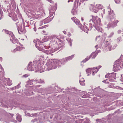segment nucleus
<instances>
[{
	"label": "nucleus",
	"mask_w": 123,
	"mask_h": 123,
	"mask_svg": "<svg viewBox=\"0 0 123 123\" xmlns=\"http://www.w3.org/2000/svg\"><path fill=\"white\" fill-rule=\"evenodd\" d=\"M10 114L12 117L13 116V114Z\"/></svg>",
	"instance_id": "nucleus-30"
},
{
	"label": "nucleus",
	"mask_w": 123,
	"mask_h": 123,
	"mask_svg": "<svg viewBox=\"0 0 123 123\" xmlns=\"http://www.w3.org/2000/svg\"><path fill=\"white\" fill-rule=\"evenodd\" d=\"M2 16L1 15V17L0 18V19H1V18H2Z\"/></svg>",
	"instance_id": "nucleus-36"
},
{
	"label": "nucleus",
	"mask_w": 123,
	"mask_h": 123,
	"mask_svg": "<svg viewBox=\"0 0 123 123\" xmlns=\"http://www.w3.org/2000/svg\"><path fill=\"white\" fill-rule=\"evenodd\" d=\"M46 26V25L44 26H42L41 27H40L38 28V29H41L43 28H44V27Z\"/></svg>",
	"instance_id": "nucleus-25"
},
{
	"label": "nucleus",
	"mask_w": 123,
	"mask_h": 123,
	"mask_svg": "<svg viewBox=\"0 0 123 123\" xmlns=\"http://www.w3.org/2000/svg\"><path fill=\"white\" fill-rule=\"evenodd\" d=\"M103 81V82H104V81Z\"/></svg>",
	"instance_id": "nucleus-43"
},
{
	"label": "nucleus",
	"mask_w": 123,
	"mask_h": 123,
	"mask_svg": "<svg viewBox=\"0 0 123 123\" xmlns=\"http://www.w3.org/2000/svg\"><path fill=\"white\" fill-rule=\"evenodd\" d=\"M71 19H72V20H74V17H73V18H71Z\"/></svg>",
	"instance_id": "nucleus-31"
},
{
	"label": "nucleus",
	"mask_w": 123,
	"mask_h": 123,
	"mask_svg": "<svg viewBox=\"0 0 123 123\" xmlns=\"http://www.w3.org/2000/svg\"><path fill=\"white\" fill-rule=\"evenodd\" d=\"M108 18L111 20L114 19L115 17V15L113 12V11L111 10L108 12Z\"/></svg>",
	"instance_id": "nucleus-7"
},
{
	"label": "nucleus",
	"mask_w": 123,
	"mask_h": 123,
	"mask_svg": "<svg viewBox=\"0 0 123 123\" xmlns=\"http://www.w3.org/2000/svg\"><path fill=\"white\" fill-rule=\"evenodd\" d=\"M118 22V20H115L113 22V24L115 25H116L117 24V23Z\"/></svg>",
	"instance_id": "nucleus-21"
},
{
	"label": "nucleus",
	"mask_w": 123,
	"mask_h": 123,
	"mask_svg": "<svg viewBox=\"0 0 123 123\" xmlns=\"http://www.w3.org/2000/svg\"><path fill=\"white\" fill-rule=\"evenodd\" d=\"M35 44L36 48H37L38 49L41 48V45H42L41 43L38 41H37L35 43Z\"/></svg>",
	"instance_id": "nucleus-11"
},
{
	"label": "nucleus",
	"mask_w": 123,
	"mask_h": 123,
	"mask_svg": "<svg viewBox=\"0 0 123 123\" xmlns=\"http://www.w3.org/2000/svg\"><path fill=\"white\" fill-rule=\"evenodd\" d=\"M84 31L86 33L88 32V31H89L88 28L86 26L84 27Z\"/></svg>",
	"instance_id": "nucleus-17"
},
{
	"label": "nucleus",
	"mask_w": 123,
	"mask_h": 123,
	"mask_svg": "<svg viewBox=\"0 0 123 123\" xmlns=\"http://www.w3.org/2000/svg\"><path fill=\"white\" fill-rule=\"evenodd\" d=\"M43 31V33H45V31Z\"/></svg>",
	"instance_id": "nucleus-34"
},
{
	"label": "nucleus",
	"mask_w": 123,
	"mask_h": 123,
	"mask_svg": "<svg viewBox=\"0 0 123 123\" xmlns=\"http://www.w3.org/2000/svg\"><path fill=\"white\" fill-rule=\"evenodd\" d=\"M84 82H85V80H84L82 81H81V80H80V84L82 86L85 85Z\"/></svg>",
	"instance_id": "nucleus-18"
},
{
	"label": "nucleus",
	"mask_w": 123,
	"mask_h": 123,
	"mask_svg": "<svg viewBox=\"0 0 123 123\" xmlns=\"http://www.w3.org/2000/svg\"><path fill=\"white\" fill-rule=\"evenodd\" d=\"M91 57L90 56H87V57L83 61L85 62L88 60Z\"/></svg>",
	"instance_id": "nucleus-20"
},
{
	"label": "nucleus",
	"mask_w": 123,
	"mask_h": 123,
	"mask_svg": "<svg viewBox=\"0 0 123 123\" xmlns=\"http://www.w3.org/2000/svg\"><path fill=\"white\" fill-rule=\"evenodd\" d=\"M65 58H63L61 60H58V61L59 62V65L61 63L62 64H63L64 63L66 62V60Z\"/></svg>",
	"instance_id": "nucleus-14"
},
{
	"label": "nucleus",
	"mask_w": 123,
	"mask_h": 123,
	"mask_svg": "<svg viewBox=\"0 0 123 123\" xmlns=\"http://www.w3.org/2000/svg\"><path fill=\"white\" fill-rule=\"evenodd\" d=\"M120 64L121 65L122 68H123V63L122 62H120Z\"/></svg>",
	"instance_id": "nucleus-26"
},
{
	"label": "nucleus",
	"mask_w": 123,
	"mask_h": 123,
	"mask_svg": "<svg viewBox=\"0 0 123 123\" xmlns=\"http://www.w3.org/2000/svg\"><path fill=\"white\" fill-rule=\"evenodd\" d=\"M35 28H34V30L35 31H36V30H35Z\"/></svg>",
	"instance_id": "nucleus-37"
},
{
	"label": "nucleus",
	"mask_w": 123,
	"mask_h": 123,
	"mask_svg": "<svg viewBox=\"0 0 123 123\" xmlns=\"http://www.w3.org/2000/svg\"><path fill=\"white\" fill-rule=\"evenodd\" d=\"M88 4L87 0H80L78 6L80 8H85L86 7Z\"/></svg>",
	"instance_id": "nucleus-4"
},
{
	"label": "nucleus",
	"mask_w": 123,
	"mask_h": 123,
	"mask_svg": "<svg viewBox=\"0 0 123 123\" xmlns=\"http://www.w3.org/2000/svg\"><path fill=\"white\" fill-rule=\"evenodd\" d=\"M16 119L17 120H18L19 122H20L21 121V117L19 116H18L16 117Z\"/></svg>",
	"instance_id": "nucleus-19"
},
{
	"label": "nucleus",
	"mask_w": 123,
	"mask_h": 123,
	"mask_svg": "<svg viewBox=\"0 0 123 123\" xmlns=\"http://www.w3.org/2000/svg\"><path fill=\"white\" fill-rule=\"evenodd\" d=\"M35 28H34V30L35 31H36V30H35Z\"/></svg>",
	"instance_id": "nucleus-38"
},
{
	"label": "nucleus",
	"mask_w": 123,
	"mask_h": 123,
	"mask_svg": "<svg viewBox=\"0 0 123 123\" xmlns=\"http://www.w3.org/2000/svg\"><path fill=\"white\" fill-rule=\"evenodd\" d=\"M58 60H51L49 62L48 61L47 64L48 68L50 69L55 68L56 65H59Z\"/></svg>",
	"instance_id": "nucleus-1"
},
{
	"label": "nucleus",
	"mask_w": 123,
	"mask_h": 123,
	"mask_svg": "<svg viewBox=\"0 0 123 123\" xmlns=\"http://www.w3.org/2000/svg\"><path fill=\"white\" fill-rule=\"evenodd\" d=\"M92 21L95 24H96L98 23V21H100V18H98L97 16H96L92 15Z\"/></svg>",
	"instance_id": "nucleus-9"
},
{
	"label": "nucleus",
	"mask_w": 123,
	"mask_h": 123,
	"mask_svg": "<svg viewBox=\"0 0 123 123\" xmlns=\"http://www.w3.org/2000/svg\"><path fill=\"white\" fill-rule=\"evenodd\" d=\"M17 46L16 48L13 50L14 52L18 51H20L23 48V45L20 43H18Z\"/></svg>",
	"instance_id": "nucleus-8"
},
{
	"label": "nucleus",
	"mask_w": 123,
	"mask_h": 123,
	"mask_svg": "<svg viewBox=\"0 0 123 123\" xmlns=\"http://www.w3.org/2000/svg\"><path fill=\"white\" fill-rule=\"evenodd\" d=\"M115 2L117 4H119L120 3V0H114Z\"/></svg>",
	"instance_id": "nucleus-23"
},
{
	"label": "nucleus",
	"mask_w": 123,
	"mask_h": 123,
	"mask_svg": "<svg viewBox=\"0 0 123 123\" xmlns=\"http://www.w3.org/2000/svg\"><path fill=\"white\" fill-rule=\"evenodd\" d=\"M98 55V53L96 52H95L92 53L90 55L91 58L92 57L93 59H94Z\"/></svg>",
	"instance_id": "nucleus-13"
},
{
	"label": "nucleus",
	"mask_w": 123,
	"mask_h": 123,
	"mask_svg": "<svg viewBox=\"0 0 123 123\" xmlns=\"http://www.w3.org/2000/svg\"><path fill=\"white\" fill-rule=\"evenodd\" d=\"M98 46V45H97L95 46V48H96Z\"/></svg>",
	"instance_id": "nucleus-32"
},
{
	"label": "nucleus",
	"mask_w": 123,
	"mask_h": 123,
	"mask_svg": "<svg viewBox=\"0 0 123 123\" xmlns=\"http://www.w3.org/2000/svg\"><path fill=\"white\" fill-rule=\"evenodd\" d=\"M118 32L119 33H120V32H121V31H120V30H119V31H118Z\"/></svg>",
	"instance_id": "nucleus-33"
},
{
	"label": "nucleus",
	"mask_w": 123,
	"mask_h": 123,
	"mask_svg": "<svg viewBox=\"0 0 123 123\" xmlns=\"http://www.w3.org/2000/svg\"><path fill=\"white\" fill-rule=\"evenodd\" d=\"M16 25L18 30L19 33H20L19 31L24 33H25L26 32V31L25 27H24L23 29L22 28V25L21 24L19 23V22H18L16 24Z\"/></svg>",
	"instance_id": "nucleus-5"
},
{
	"label": "nucleus",
	"mask_w": 123,
	"mask_h": 123,
	"mask_svg": "<svg viewBox=\"0 0 123 123\" xmlns=\"http://www.w3.org/2000/svg\"><path fill=\"white\" fill-rule=\"evenodd\" d=\"M81 20L82 21H83L84 20V18L82 17L81 18Z\"/></svg>",
	"instance_id": "nucleus-28"
},
{
	"label": "nucleus",
	"mask_w": 123,
	"mask_h": 123,
	"mask_svg": "<svg viewBox=\"0 0 123 123\" xmlns=\"http://www.w3.org/2000/svg\"><path fill=\"white\" fill-rule=\"evenodd\" d=\"M101 67V66H99L98 67H96L95 68H89L86 70V72L87 73H90V74H92V75H93Z\"/></svg>",
	"instance_id": "nucleus-3"
},
{
	"label": "nucleus",
	"mask_w": 123,
	"mask_h": 123,
	"mask_svg": "<svg viewBox=\"0 0 123 123\" xmlns=\"http://www.w3.org/2000/svg\"><path fill=\"white\" fill-rule=\"evenodd\" d=\"M67 35L68 36H70L71 35V33H70L69 32L68 33Z\"/></svg>",
	"instance_id": "nucleus-27"
},
{
	"label": "nucleus",
	"mask_w": 123,
	"mask_h": 123,
	"mask_svg": "<svg viewBox=\"0 0 123 123\" xmlns=\"http://www.w3.org/2000/svg\"><path fill=\"white\" fill-rule=\"evenodd\" d=\"M74 57V55H73L71 56H69L65 58L66 60V61L68 62L70 60H71Z\"/></svg>",
	"instance_id": "nucleus-15"
},
{
	"label": "nucleus",
	"mask_w": 123,
	"mask_h": 123,
	"mask_svg": "<svg viewBox=\"0 0 123 123\" xmlns=\"http://www.w3.org/2000/svg\"><path fill=\"white\" fill-rule=\"evenodd\" d=\"M122 68L120 62H116L113 65V69L114 71H116Z\"/></svg>",
	"instance_id": "nucleus-6"
},
{
	"label": "nucleus",
	"mask_w": 123,
	"mask_h": 123,
	"mask_svg": "<svg viewBox=\"0 0 123 123\" xmlns=\"http://www.w3.org/2000/svg\"><path fill=\"white\" fill-rule=\"evenodd\" d=\"M115 75L114 73L110 74H107L105 76L106 78H109V80H110L111 79L113 78H114V76Z\"/></svg>",
	"instance_id": "nucleus-10"
},
{
	"label": "nucleus",
	"mask_w": 123,
	"mask_h": 123,
	"mask_svg": "<svg viewBox=\"0 0 123 123\" xmlns=\"http://www.w3.org/2000/svg\"><path fill=\"white\" fill-rule=\"evenodd\" d=\"M52 41L56 42L58 45L57 47L58 48H60L64 45L62 41L57 38L56 36L53 35L52 36Z\"/></svg>",
	"instance_id": "nucleus-2"
},
{
	"label": "nucleus",
	"mask_w": 123,
	"mask_h": 123,
	"mask_svg": "<svg viewBox=\"0 0 123 123\" xmlns=\"http://www.w3.org/2000/svg\"><path fill=\"white\" fill-rule=\"evenodd\" d=\"M24 75V76H25V75Z\"/></svg>",
	"instance_id": "nucleus-40"
},
{
	"label": "nucleus",
	"mask_w": 123,
	"mask_h": 123,
	"mask_svg": "<svg viewBox=\"0 0 123 123\" xmlns=\"http://www.w3.org/2000/svg\"><path fill=\"white\" fill-rule=\"evenodd\" d=\"M98 9H100L102 8V6L100 4H98Z\"/></svg>",
	"instance_id": "nucleus-22"
},
{
	"label": "nucleus",
	"mask_w": 123,
	"mask_h": 123,
	"mask_svg": "<svg viewBox=\"0 0 123 123\" xmlns=\"http://www.w3.org/2000/svg\"><path fill=\"white\" fill-rule=\"evenodd\" d=\"M10 40L12 42V43L14 44H15V45H17L18 43H18V39L15 38H13L12 40L11 38H10Z\"/></svg>",
	"instance_id": "nucleus-12"
},
{
	"label": "nucleus",
	"mask_w": 123,
	"mask_h": 123,
	"mask_svg": "<svg viewBox=\"0 0 123 123\" xmlns=\"http://www.w3.org/2000/svg\"><path fill=\"white\" fill-rule=\"evenodd\" d=\"M15 20H17V18H15Z\"/></svg>",
	"instance_id": "nucleus-35"
},
{
	"label": "nucleus",
	"mask_w": 123,
	"mask_h": 123,
	"mask_svg": "<svg viewBox=\"0 0 123 123\" xmlns=\"http://www.w3.org/2000/svg\"><path fill=\"white\" fill-rule=\"evenodd\" d=\"M69 2V0H68V2Z\"/></svg>",
	"instance_id": "nucleus-41"
},
{
	"label": "nucleus",
	"mask_w": 123,
	"mask_h": 123,
	"mask_svg": "<svg viewBox=\"0 0 123 123\" xmlns=\"http://www.w3.org/2000/svg\"><path fill=\"white\" fill-rule=\"evenodd\" d=\"M92 11H93L95 13H97L98 12L97 10L96 9V8L95 6L93 7L92 9Z\"/></svg>",
	"instance_id": "nucleus-16"
},
{
	"label": "nucleus",
	"mask_w": 123,
	"mask_h": 123,
	"mask_svg": "<svg viewBox=\"0 0 123 123\" xmlns=\"http://www.w3.org/2000/svg\"><path fill=\"white\" fill-rule=\"evenodd\" d=\"M63 32L65 34H66V32L65 31H63Z\"/></svg>",
	"instance_id": "nucleus-29"
},
{
	"label": "nucleus",
	"mask_w": 123,
	"mask_h": 123,
	"mask_svg": "<svg viewBox=\"0 0 123 123\" xmlns=\"http://www.w3.org/2000/svg\"><path fill=\"white\" fill-rule=\"evenodd\" d=\"M44 24H45V23H45V21H44Z\"/></svg>",
	"instance_id": "nucleus-39"
},
{
	"label": "nucleus",
	"mask_w": 123,
	"mask_h": 123,
	"mask_svg": "<svg viewBox=\"0 0 123 123\" xmlns=\"http://www.w3.org/2000/svg\"><path fill=\"white\" fill-rule=\"evenodd\" d=\"M71 39H70V41L69 42V43L70 44V46H71L72 45V43L71 42Z\"/></svg>",
	"instance_id": "nucleus-24"
},
{
	"label": "nucleus",
	"mask_w": 123,
	"mask_h": 123,
	"mask_svg": "<svg viewBox=\"0 0 123 123\" xmlns=\"http://www.w3.org/2000/svg\"><path fill=\"white\" fill-rule=\"evenodd\" d=\"M4 74V73H3V75Z\"/></svg>",
	"instance_id": "nucleus-42"
}]
</instances>
